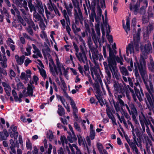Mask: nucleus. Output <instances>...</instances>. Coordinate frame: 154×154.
<instances>
[{"instance_id":"1","label":"nucleus","mask_w":154,"mask_h":154,"mask_svg":"<svg viewBox=\"0 0 154 154\" xmlns=\"http://www.w3.org/2000/svg\"><path fill=\"white\" fill-rule=\"evenodd\" d=\"M42 52L45 57H48V58L50 61L49 66L50 70L53 75L55 76L59 73H60V75H62V73L61 70H63L65 71V69L63 65L60 64L57 56L56 55V63L57 66H56L50 54L48 52L46 53L44 51H42Z\"/></svg>"},{"instance_id":"2","label":"nucleus","mask_w":154,"mask_h":154,"mask_svg":"<svg viewBox=\"0 0 154 154\" xmlns=\"http://www.w3.org/2000/svg\"><path fill=\"white\" fill-rule=\"evenodd\" d=\"M142 59L140 60V63L138 62L137 59L135 57L136 62L134 63V72L135 76L137 78L140 79V76L138 72V69L142 76L143 79H144V77L146 75V64L145 60L142 57Z\"/></svg>"},{"instance_id":"3","label":"nucleus","mask_w":154,"mask_h":154,"mask_svg":"<svg viewBox=\"0 0 154 154\" xmlns=\"http://www.w3.org/2000/svg\"><path fill=\"white\" fill-rule=\"evenodd\" d=\"M74 16L75 18V22L76 24L78 23L79 21H80L82 25L84 23L86 32L90 31L88 21V20H83L82 14L79 8L78 7L77 9H74Z\"/></svg>"},{"instance_id":"4","label":"nucleus","mask_w":154,"mask_h":154,"mask_svg":"<svg viewBox=\"0 0 154 154\" xmlns=\"http://www.w3.org/2000/svg\"><path fill=\"white\" fill-rule=\"evenodd\" d=\"M85 43L83 42V44L79 46L80 51V52L75 53V56L79 60L81 63H85L88 62V59L86 56L87 50L86 48Z\"/></svg>"},{"instance_id":"5","label":"nucleus","mask_w":154,"mask_h":154,"mask_svg":"<svg viewBox=\"0 0 154 154\" xmlns=\"http://www.w3.org/2000/svg\"><path fill=\"white\" fill-rule=\"evenodd\" d=\"M141 50L142 53V55H140V59H142V57L145 60L147 57V55L152 52V50L151 43L150 42H147L146 44L143 47L141 48Z\"/></svg>"},{"instance_id":"6","label":"nucleus","mask_w":154,"mask_h":154,"mask_svg":"<svg viewBox=\"0 0 154 154\" xmlns=\"http://www.w3.org/2000/svg\"><path fill=\"white\" fill-rule=\"evenodd\" d=\"M141 29L139 28L137 32L135 29H134L133 31V39L134 41V44L136 49H137L138 48L139 44L140 41V34Z\"/></svg>"},{"instance_id":"7","label":"nucleus","mask_w":154,"mask_h":154,"mask_svg":"<svg viewBox=\"0 0 154 154\" xmlns=\"http://www.w3.org/2000/svg\"><path fill=\"white\" fill-rule=\"evenodd\" d=\"M36 4L35 7L37 8H38V12L40 14L42 15L45 22L47 23L48 21H47L44 15V11L42 2L39 0H36Z\"/></svg>"},{"instance_id":"8","label":"nucleus","mask_w":154,"mask_h":154,"mask_svg":"<svg viewBox=\"0 0 154 154\" xmlns=\"http://www.w3.org/2000/svg\"><path fill=\"white\" fill-rule=\"evenodd\" d=\"M92 77L95 82H97L100 80V77L99 75L100 69L98 68H92L91 69Z\"/></svg>"},{"instance_id":"9","label":"nucleus","mask_w":154,"mask_h":154,"mask_svg":"<svg viewBox=\"0 0 154 154\" xmlns=\"http://www.w3.org/2000/svg\"><path fill=\"white\" fill-rule=\"evenodd\" d=\"M109 66L112 73L113 77L117 79H119L120 75L117 69L116 63L109 65Z\"/></svg>"},{"instance_id":"10","label":"nucleus","mask_w":154,"mask_h":154,"mask_svg":"<svg viewBox=\"0 0 154 154\" xmlns=\"http://www.w3.org/2000/svg\"><path fill=\"white\" fill-rule=\"evenodd\" d=\"M146 97L148 100V102L147 103V105L149 112H148V115L149 116H151L152 114L151 111H154V105L153 104V101L151 99L150 96L148 94H146Z\"/></svg>"},{"instance_id":"11","label":"nucleus","mask_w":154,"mask_h":154,"mask_svg":"<svg viewBox=\"0 0 154 154\" xmlns=\"http://www.w3.org/2000/svg\"><path fill=\"white\" fill-rule=\"evenodd\" d=\"M109 49V57H108L109 65L116 63L115 61V56L113 50L111 49L109 45H108Z\"/></svg>"},{"instance_id":"12","label":"nucleus","mask_w":154,"mask_h":154,"mask_svg":"<svg viewBox=\"0 0 154 154\" xmlns=\"http://www.w3.org/2000/svg\"><path fill=\"white\" fill-rule=\"evenodd\" d=\"M113 87L114 90L117 93H121L122 95H125V89L122 85H121L118 82H115L114 83Z\"/></svg>"},{"instance_id":"13","label":"nucleus","mask_w":154,"mask_h":154,"mask_svg":"<svg viewBox=\"0 0 154 154\" xmlns=\"http://www.w3.org/2000/svg\"><path fill=\"white\" fill-rule=\"evenodd\" d=\"M119 69L122 75V79L124 82H128L127 78L129 77V73L127 69L124 66H120Z\"/></svg>"},{"instance_id":"14","label":"nucleus","mask_w":154,"mask_h":154,"mask_svg":"<svg viewBox=\"0 0 154 154\" xmlns=\"http://www.w3.org/2000/svg\"><path fill=\"white\" fill-rule=\"evenodd\" d=\"M141 115L139 116V119L140 123L141 125L143 131L144 132L145 131V125H146V124H148L146 119L145 115L143 114L142 111H141Z\"/></svg>"},{"instance_id":"15","label":"nucleus","mask_w":154,"mask_h":154,"mask_svg":"<svg viewBox=\"0 0 154 154\" xmlns=\"http://www.w3.org/2000/svg\"><path fill=\"white\" fill-rule=\"evenodd\" d=\"M139 44L138 49H136L135 45H134V40L133 42H132L131 43L129 44L126 48V53L127 56H128L129 54H131L132 53H134V47L136 50L138 51L139 49Z\"/></svg>"},{"instance_id":"16","label":"nucleus","mask_w":154,"mask_h":154,"mask_svg":"<svg viewBox=\"0 0 154 154\" xmlns=\"http://www.w3.org/2000/svg\"><path fill=\"white\" fill-rule=\"evenodd\" d=\"M66 8L67 11V12L65 9L63 10V11L62 10V8L61 9L63 16L65 19L66 22L69 23L70 20L69 16H72V12L69 9V8L66 7Z\"/></svg>"},{"instance_id":"17","label":"nucleus","mask_w":154,"mask_h":154,"mask_svg":"<svg viewBox=\"0 0 154 154\" xmlns=\"http://www.w3.org/2000/svg\"><path fill=\"white\" fill-rule=\"evenodd\" d=\"M90 51L92 54V58L94 63H95L96 61L97 60V57L98 54V51L97 48L92 47H89Z\"/></svg>"},{"instance_id":"18","label":"nucleus","mask_w":154,"mask_h":154,"mask_svg":"<svg viewBox=\"0 0 154 154\" xmlns=\"http://www.w3.org/2000/svg\"><path fill=\"white\" fill-rule=\"evenodd\" d=\"M97 36L94 29L92 30L91 33V37L93 40L96 45H97L98 42L100 45H101V41L100 40V35H97Z\"/></svg>"},{"instance_id":"19","label":"nucleus","mask_w":154,"mask_h":154,"mask_svg":"<svg viewBox=\"0 0 154 154\" xmlns=\"http://www.w3.org/2000/svg\"><path fill=\"white\" fill-rule=\"evenodd\" d=\"M0 64L3 68H6L7 67V60L5 54H3L2 55L0 54Z\"/></svg>"},{"instance_id":"20","label":"nucleus","mask_w":154,"mask_h":154,"mask_svg":"<svg viewBox=\"0 0 154 154\" xmlns=\"http://www.w3.org/2000/svg\"><path fill=\"white\" fill-rule=\"evenodd\" d=\"M133 140L132 141L131 140H127V142L129 144L130 147H132L134 146H136L137 145L138 147H140V148L142 147L141 145V144H138L137 140L136 137H133Z\"/></svg>"},{"instance_id":"21","label":"nucleus","mask_w":154,"mask_h":154,"mask_svg":"<svg viewBox=\"0 0 154 154\" xmlns=\"http://www.w3.org/2000/svg\"><path fill=\"white\" fill-rule=\"evenodd\" d=\"M139 7V2H137L135 5H132L131 4H130V9L131 11L134 12L135 15L137 14Z\"/></svg>"},{"instance_id":"22","label":"nucleus","mask_w":154,"mask_h":154,"mask_svg":"<svg viewBox=\"0 0 154 154\" xmlns=\"http://www.w3.org/2000/svg\"><path fill=\"white\" fill-rule=\"evenodd\" d=\"M135 90V93L140 101H141L143 100V97L144 94L142 91L141 89H140L141 92H140L139 90L137 89L135 86L134 87Z\"/></svg>"},{"instance_id":"23","label":"nucleus","mask_w":154,"mask_h":154,"mask_svg":"<svg viewBox=\"0 0 154 154\" xmlns=\"http://www.w3.org/2000/svg\"><path fill=\"white\" fill-rule=\"evenodd\" d=\"M40 14L37 11L33 12L32 15L33 17V19L35 22H37L39 21L41 22L42 21V19Z\"/></svg>"},{"instance_id":"24","label":"nucleus","mask_w":154,"mask_h":154,"mask_svg":"<svg viewBox=\"0 0 154 154\" xmlns=\"http://www.w3.org/2000/svg\"><path fill=\"white\" fill-rule=\"evenodd\" d=\"M78 140V143L80 146H83L85 147L86 146L87 150H88V145H85V141L84 138L82 137L80 134L77 135Z\"/></svg>"},{"instance_id":"25","label":"nucleus","mask_w":154,"mask_h":154,"mask_svg":"<svg viewBox=\"0 0 154 154\" xmlns=\"http://www.w3.org/2000/svg\"><path fill=\"white\" fill-rule=\"evenodd\" d=\"M12 5L13 8L11 9V14L14 16H15L16 15L15 13H16L17 14V16L18 18H19L20 17H21V16L20 15V12L18 9L14 5L12 4Z\"/></svg>"},{"instance_id":"26","label":"nucleus","mask_w":154,"mask_h":154,"mask_svg":"<svg viewBox=\"0 0 154 154\" xmlns=\"http://www.w3.org/2000/svg\"><path fill=\"white\" fill-rule=\"evenodd\" d=\"M15 57L17 63L19 65H21L23 63L25 59V56L24 55L19 57L18 55H16Z\"/></svg>"},{"instance_id":"27","label":"nucleus","mask_w":154,"mask_h":154,"mask_svg":"<svg viewBox=\"0 0 154 154\" xmlns=\"http://www.w3.org/2000/svg\"><path fill=\"white\" fill-rule=\"evenodd\" d=\"M8 136V134L5 130H4L3 131L0 132V141L6 140Z\"/></svg>"},{"instance_id":"28","label":"nucleus","mask_w":154,"mask_h":154,"mask_svg":"<svg viewBox=\"0 0 154 154\" xmlns=\"http://www.w3.org/2000/svg\"><path fill=\"white\" fill-rule=\"evenodd\" d=\"M123 26L126 32L128 34V31H129L130 30V21L128 18L126 19V26L125 25L123 24Z\"/></svg>"},{"instance_id":"29","label":"nucleus","mask_w":154,"mask_h":154,"mask_svg":"<svg viewBox=\"0 0 154 154\" xmlns=\"http://www.w3.org/2000/svg\"><path fill=\"white\" fill-rule=\"evenodd\" d=\"M35 87L32 85L28 84V87H27V93L29 96H32L33 94V88Z\"/></svg>"},{"instance_id":"30","label":"nucleus","mask_w":154,"mask_h":154,"mask_svg":"<svg viewBox=\"0 0 154 154\" xmlns=\"http://www.w3.org/2000/svg\"><path fill=\"white\" fill-rule=\"evenodd\" d=\"M57 112L58 114L61 116H62L65 114V110L61 105H58Z\"/></svg>"},{"instance_id":"31","label":"nucleus","mask_w":154,"mask_h":154,"mask_svg":"<svg viewBox=\"0 0 154 154\" xmlns=\"http://www.w3.org/2000/svg\"><path fill=\"white\" fill-rule=\"evenodd\" d=\"M45 13L46 15L47 18V19H46L47 21H48H48V20L50 19H51L54 17V15L52 14L51 13V12L48 11L47 8H45Z\"/></svg>"},{"instance_id":"32","label":"nucleus","mask_w":154,"mask_h":154,"mask_svg":"<svg viewBox=\"0 0 154 154\" xmlns=\"http://www.w3.org/2000/svg\"><path fill=\"white\" fill-rule=\"evenodd\" d=\"M21 8L20 10L22 12V16L26 17V16H27L29 15V10L28 8Z\"/></svg>"},{"instance_id":"33","label":"nucleus","mask_w":154,"mask_h":154,"mask_svg":"<svg viewBox=\"0 0 154 154\" xmlns=\"http://www.w3.org/2000/svg\"><path fill=\"white\" fill-rule=\"evenodd\" d=\"M28 6L29 9L30 11L31 12H32V11L35 12L36 11L35 8V6L32 3V2H28Z\"/></svg>"},{"instance_id":"34","label":"nucleus","mask_w":154,"mask_h":154,"mask_svg":"<svg viewBox=\"0 0 154 154\" xmlns=\"http://www.w3.org/2000/svg\"><path fill=\"white\" fill-rule=\"evenodd\" d=\"M31 78V75H26L24 72H22L20 76V78L22 80H28V78Z\"/></svg>"},{"instance_id":"35","label":"nucleus","mask_w":154,"mask_h":154,"mask_svg":"<svg viewBox=\"0 0 154 154\" xmlns=\"http://www.w3.org/2000/svg\"><path fill=\"white\" fill-rule=\"evenodd\" d=\"M106 79L107 81H108V83H110V80L111 77V73L110 71L107 69L106 70Z\"/></svg>"},{"instance_id":"36","label":"nucleus","mask_w":154,"mask_h":154,"mask_svg":"<svg viewBox=\"0 0 154 154\" xmlns=\"http://www.w3.org/2000/svg\"><path fill=\"white\" fill-rule=\"evenodd\" d=\"M72 29L74 33L75 34L81 31L80 28L77 27L76 25L74 23H73L72 25Z\"/></svg>"},{"instance_id":"37","label":"nucleus","mask_w":154,"mask_h":154,"mask_svg":"<svg viewBox=\"0 0 154 154\" xmlns=\"http://www.w3.org/2000/svg\"><path fill=\"white\" fill-rule=\"evenodd\" d=\"M40 37L42 39H45L46 41H48V39L47 38V35L46 33L44 30H42L41 33L40 34Z\"/></svg>"},{"instance_id":"38","label":"nucleus","mask_w":154,"mask_h":154,"mask_svg":"<svg viewBox=\"0 0 154 154\" xmlns=\"http://www.w3.org/2000/svg\"><path fill=\"white\" fill-rule=\"evenodd\" d=\"M153 29V26L151 24H149L146 27V33L147 35L150 33Z\"/></svg>"},{"instance_id":"39","label":"nucleus","mask_w":154,"mask_h":154,"mask_svg":"<svg viewBox=\"0 0 154 154\" xmlns=\"http://www.w3.org/2000/svg\"><path fill=\"white\" fill-rule=\"evenodd\" d=\"M28 23L31 26L34 30H36L37 29H38V26H35V24L32 20H29L28 21Z\"/></svg>"},{"instance_id":"40","label":"nucleus","mask_w":154,"mask_h":154,"mask_svg":"<svg viewBox=\"0 0 154 154\" xmlns=\"http://www.w3.org/2000/svg\"><path fill=\"white\" fill-rule=\"evenodd\" d=\"M128 63L130 65L127 67V68L129 71L131 72L134 68L133 63L132 59H131L130 60V62H128Z\"/></svg>"},{"instance_id":"41","label":"nucleus","mask_w":154,"mask_h":154,"mask_svg":"<svg viewBox=\"0 0 154 154\" xmlns=\"http://www.w3.org/2000/svg\"><path fill=\"white\" fill-rule=\"evenodd\" d=\"M32 49V47L30 45H28V47L26 48V50L27 52H24L23 53V54H24L26 56H28L30 55L31 54V50Z\"/></svg>"},{"instance_id":"42","label":"nucleus","mask_w":154,"mask_h":154,"mask_svg":"<svg viewBox=\"0 0 154 154\" xmlns=\"http://www.w3.org/2000/svg\"><path fill=\"white\" fill-rule=\"evenodd\" d=\"M23 0H15L14 1V3H15L16 5L20 8H22L23 6L22 2Z\"/></svg>"},{"instance_id":"43","label":"nucleus","mask_w":154,"mask_h":154,"mask_svg":"<svg viewBox=\"0 0 154 154\" xmlns=\"http://www.w3.org/2000/svg\"><path fill=\"white\" fill-rule=\"evenodd\" d=\"M128 88L130 91L131 92V94L132 96V97L134 101L135 102H136L137 101V99L134 90L128 87Z\"/></svg>"},{"instance_id":"44","label":"nucleus","mask_w":154,"mask_h":154,"mask_svg":"<svg viewBox=\"0 0 154 154\" xmlns=\"http://www.w3.org/2000/svg\"><path fill=\"white\" fill-rule=\"evenodd\" d=\"M146 132L147 133V134L149 137L151 138V139H153V138L152 137V136L151 134L150 131L149 130V128L148 126V125L146 124Z\"/></svg>"},{"instance_id":"45","label":"nucleus","mask_w":154,"mask_h":154,"mask_svg":"<svg viewBox=\"0 0 154 154\" xmlns=\"http://www.w3.org/2000/svg\"><path fill=\"white\" fill-rule=\"evenodd\" d=\"M152 8L151 7H149L148 8V17H154V14H153L152 11Z\"/></svg>"},{"instance_id":"46","label":"nucleus","mask_w":154,"mask_h":154,"mask_svg":"<svg viewBox=\"0 0 154 154\" xmlns=\"http://www.w3.org/2000/svg\"><path fill=\"white\" fill-rule=\"evenodd\" d=\"M26 29L30 35H33V32L31 26L30 24H29V25L28 27L26 28Z\"/></svg>"},{"instance_id":"47","label":"nucleus","mask_w":154,"mask_h":154,"mask_svg":"<svg viewBox=\"0 0 154 154\" xmlns=\"http://www.w3.org/2000/svg\"><path fill=\"white\" fill-rule=\"evenodd\" d=\"M95 17V19L96 21H97V19L96 17V15L95 13H91V15H90V19L91 22H94V18Z\"/></svg>"},{"instance_id":"48","label":"nucleus","mask_w":154,"mask_h":154,"mask_svg":"<svg viewBox=\"0 0 154 154\" xmlns=\"http://www.w3.org/2000/svg\"><path fill=\"white\" fill-rule=\"evenodd\" d=\"M120 119H119L120 122L122 123L123 122L125 126L127 128H128V126L124 118V117L123 116H121L120 117Z\"/></svg>"},{"instance_id":"49","label":"nucleus","mask_w":154,"mask_h":154,"mask_svg":"<svg viewBox=\"0 0 154 154\" xmlns=\"http://www.w3.org/2000/svg\"><path fill=\"white\" fill-rule=\"evenodd\" d=\"M26 147L28 149L31 150L32 149V144L29 140H28L26 143Z\"/></svg>"},{"instance_id":"50","label":"nucleus","mask_w":154,"mask_h":154,"mask_svg":"<svg viewBox=\"0 0 154 154\" xmlns=\"http://www.w3.org/2000/svg\"><path fill=\"white\" fill-rule=\"evenodd\" d=\"M48 9L51 11H52L54 10L55 8L56 7V6L54 5V4H48Z\"/></svg>"},{"instance_id":"51","label":"nucleus","mask_w":154,"mask_h":154,"mask_svg":"<svg viewBox=\"0 0 154 154\" xmlns=\"http://www.w3.org/2000/svg\"><path fill=\"white\" fill-rule=\"evenodd\" d=\"M95 136V131H92L90 132L89 137L91 140H93Z\"/></svg>"},{"instance_id":"52","label":"nucleus","mask_w":154,"mask_h":154,"mask_svg":"<svg viewBox=\"0 0 154 154\" xmlns=\"http://www.w3.org/2000/svg\"><path fill=\"white\" fill-rule=\"evenodd\" d=\"M74 125L75 129L78 132H81V130L80 125L76 122H74Z\"/></svg>"},{"instance_id":"53","label":"nucleus","mask_w":154,"mask_h":154,"mask_svg":"<svg viewBox=\"0 0 154 154\" xmlns=\"http://www.w3.org/2000/svg\"><path fill=\"white\" fill-rule=\"evenodd\" d=\"M121 58H119V57H115V60H116L118 63H119L121 65L123 64V63L122 61L123 60V59L122 56L120 57Z\"/></svg>"},{"instance_id":"54","label":"nucleus","mask_w":154,"mask_h":154,"mask_svg":"<svg viewBox=\"0 0 154 154\" xmlns=\"http://www.w3.org/2000/svg\"><path fill=\"white\" fill-rule=\"evenodd\" d=\"M144 3L146 5V6L144 8L143 6L142 7L140 8V10L142 11V12L140 11L141 13H143L144 14L145 13V8L147 7L148 2L146 0H145L144 2Z\"/></svg>"},{"instance_id":"55","label":"nucleus","mask_w":154,"mask_h":154,"mask_svg":"<svg viewBox=\"0 0 154 154\" xmlns=\"http://www.w3.org/2000/svg\"><path fill=\"white\" fill-rule=\"evenodd\" d=\"M39 71L41 75L44 78L46 77L47 75L45 71L43 69H39Z\"/></svg>"},{"instance_id":"56","label":"nucleus","mask_w":154,"mask_h":154,"mask_svg":"<svg viewBox=\"0 0 154 154\" xmlns=\"http://www.w3.org/2000/svg\"><path fill=\"white\" fill-rule=\"evenodd\" d=\"M114 106L116 112H118L120 110V107L118 103H114Z\"/></svg>"},{"instance_id":"57","label":"nucleus","mask_w":154,"mask_h":154,"mask_svg":"<svg viewBox=\"0 0 154 154\" xmlns=\"http://www.w3.org/2000/svg\"><path fill=\"white\" fill-rule=\"evenodd\" d=\"M95 30L96 31L97 34L100 35V28L99 27V25L98 24H97L95 25Z\"/></svg>"},{"instance_id":"58","label":"nucleus","mask_w":154,"mask_h":154,"mask_svg":"<svg viewBox=\"0 0 154 154\" xmlns=\"http://www.w3.org/2000/svg\"><path fill=\"white\" fill-rule=\"evenodd\" d=\"M110 32V31H109V32L108 31H107V34H106V36L107 38V39L110 42L112 43L113 42V39H112V35H109V33Z\"/></svg>"},{"instance_id":"59","label":"nucleus","mask_w":154,"mask_h":154,"mask_svg":"<svg viewBox=\"0 0 154 154\" xmlns=\"http://www.w3.org/2000/svg\"><path fill=\"white\" fill-rule=\"evenodd\" d=\"M66 137L64 136H61L60 137V142L59 141V143L60 144L61 143L63 146L65 143V141L66 140Z\"/></svg>"},{"instance_id":"60","label":"nucleus","mask_w":154,"mask_h":154,"mask_svg":"<svg viewBox=\"0 0 154 154\" xmlns=\"http://www.w3.org/2000/svg\"><path fill=\"white\" fill-rule=\"evenodd\" d=\"M66 90L63 89V96L68 100H71V98L69 96L68 94L66 91Z\"/></svg>"},{"instance_id":"61","label":"nucleus","mask_w":154,"mask_h":154,"mask_svg":"<svg viewBox=\"0 0 154 154\" xmlns=\"http://www.w3.org/2000/svg\"><path fill=\"white\" fill-rule=\"evenodd\" d=\"M71 1L73 4V5H74V7L75 8V9H77L78 7L79 8L78 5L79 3L77 0H71Z\"/></svg>"},{"instance_id":"62","label":"nucleus","mask_w":154,"mask_h":154,"mask_svg":"<svg viewBox=\"0 0 154 154\" xmlns=\"http://www.w3.org/2000/svg\"><path fill=\"white\" fill-rule=\"evenodd\" d=\"M123 114L125 118L128 120L130 121L131 119V117L128 113L125 111H123Z\"/></svg>"},{"instance_id":"63","label":"nucleus","mask_w":154,"mask_h":154,"mask_svg":"<svg viewBox=\"0 0 154 154\" xmlns=\"http://www.w3.org/2000/svg\"><path fill=\"white\" fill-rule=\"evenodd\" d=\"M131 111L132 112L131 115L132 116H137V110L135 107L131 109Z\"/></svg>"},{"instance_id":"64","label":"nucleus","mask_w":154,"mask_h":154,"mask_svg":"<svg viewBox=\"0 0 154 154\" xmlns=\"http://www.w3.org/2000/svg\"><path fill=\"white\" fill-rule=\"evenodd\" d=\"M71 100V105L73 109L75 111V112H78V110L76 107L75 104L74 102L72 100Z\"/></svg>"}]
</instances>
